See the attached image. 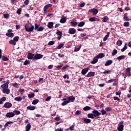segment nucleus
Here are the masks:
<instances>
[{"label": "nucleus", "mask_w": 131, "mask_h": 131, "mask_svg": "<svg viewBox=\"0 0 131 131\" xmlns=\"http://www.w3.org/2000/svg\"><path fill=\"white\" fill-rule=\"evenodd\" d=\"M11 123H13L12 121H9L6 123L4 126L5 127H7V126H9V124H11Z\"/></svg>", "instance_id": "a19ab883"}, {"label": "nucleus", "mask_w": 131, "mask_h": 131, "mask_svg": "<svg viewBox=\"0 0 131 131\" xmlns=\"http://www.w3.org/2000/svg\"><path fill=\"white\" fill-rule=\"evenodd\" d=\"M124 127L123 121H121L118 125L117 129L118 131H123Z\"/></svg>", "instance_id": "7ed1b4c3"}, {"label": "nucleus", "mask_w": 131, "mask_h": 131, "mask_svg": "<svg viewBox=\"0 0 131 131\" xmlns=\"http://www.w3.org/2000/svg\"><path fill=\"white\" fill-rule=\"evenodd\" d=\"M25 128H26L25 131H30V128H31V125L30 124V123L27 124V125L26 126Z\"/></svg>", "instance_id": "f3484780"}, {"label": "nucleus", "mask_w": 131, "mask_h": 131, "mask_svg": "<svg viewBox=\"0 0 131 131\" xmlns=\"http://www.w3.org/2000/svg\"><path fill=\"white\" fill-rule=\"evenodd\" d=\"M75 127L74 126V125H72V126H71L70 127H69V128H68V130H69L70 129V130H71V131H72V130H74V128H75Z\"/></svg>", "instance_id": "49530a36"}, {"label": "nucleus", "mask_w": 131, "mask_h": 131, "mask_svg": "<svg viewBox=\"0 0 131 131\" xmlns=\"http://www.w3.org/2000/svg\"><path fill=\"white\" fill-rule=\"evenodd\" d=\"M27 109L28 110L33 111L35 109V106H28L27 107Z\"/></svg>", "instance_id": "5701e85b"}, {"label": "nucleus", "mask_w": 131, "mask_h": 131, "mask_svg": "<svg viewBox=\"0 0 131 131\" xmlns=\"http://www.w3.org/2000/svg\"><path fill=\"white\" fill-rule=\"evenodd\" d=\"M81 48V45H80L78 48H75L74 49L75 52H78Z\"/></svg>", "instance_id": "de8ad7c7"}, {"label": "nucleus", "mask_w": 131, "mask_h": 131, "mask_svg": "<svg viewBox=\"0 0 131 131\" xmlns=\"http://www.w3.org/2000/svg\"><path fill=\"white\" fill-rule=\"evenodd\" d=\"M89 21H90V22H96V17H90Z\"/></svg>", "instance_id": "4c0bfd02"}, {"label": "nucleus", "mask_w": 131, "mask_h": 131, "mask_svg": "<svg viewBox=\"0 0 131 131\" xmlns=\"http://www.w3.org/2000/svg\"><path fill=\"white\" fill-rule=\"evenodd\" d=\"M83 121L85 123H91L92 120L90 119H83Z\"/></svg>", "instance_id": "a878e982"}, {"label": "nucleus", "mask_w": 131, "mask_h": 131, "mask_svg": "<svg viewBox=\"0 0 131 131\" xmlns=\"http://www.w3.org/2000/svg\"><path fill=\"white\" fill-rule=\"evenodd\" d=\"M38 102H39V100L38 99H35V100L33 101L32 104L33 105H36V104H37Z\"/></svg>", "instance_id": "e433bc0d"}, {"label": "nucleus", "mask_w": 131, "mask_h": 131, "mask_svg": "<svg viewBox=\"0 0 131 131\" xmlns=\"http://www.w3.org/2000/svg\"><path fill=\"white\" fill-rule=\"evenodd\" d=\"M9 83H10V81L8 80L5 83L1 85L3 93L6 95H9L10 93H11V91L9 89Z\"/></svg>", "instance_id": "f257e3e1"}, {"label": "nucleus", "mask_w": 131, "mask_h": 131, "mask_svg": "<svg viewBox=\"0 0 131 131\" xmlns=\"http://www.w3.org/2000/svg\"><path fill=\"white\" fill-rule=\"evenodd\" d=\"M125 59V55H120L116 58L117 60H124Z\"/></svg>", "instance_id": "6ab92c4d"}, {"label": "nucleus", "mask_w": 131, "mask_h": 131, "mask_svg": "<svg viewBox=\"0 0 131 131\" xmlns=\"http://www.w3.org/2000/svg\"><path fill=\"white\" fill-rule=\"evenodd\" d=\"M2 59L3 61H9V58L6 56H3Z\"/></svg>", "instance_id": "5fc2aeb1"}, {"label": "nucleus", "mask_w": 131, "mask_h": 131, "mask_svg": "<svg viewBox=\"0 0 131 131\" xmlns=\"http://www.w3.org/2000/svg\"><path fill=\"white\" fill-rule=\"evenodd\" d=\"M76 33V30L74 29V28H70L69 29V33L70 34H75Z\"/></svg>", "instance_id": "9d476101"}, {"label": "nucleus", "mask_w": 131, "mask_h": 131, "mask_svg": "<svg viewBox=\"0 0 131 131\" xmlns=\"http://www.w3.org/2000/svg\"><path fill=\"white\" fill-rule=\"evenodd\" d=\"M116 45H117V46H118V47H120V46H121V45H122V41L119 40L117 41Z\"/></svg>", "instance_id": "473e14b6"}, {"label": "nucleus", "mask_w": 131, "mask_h": 131, "mask_svg": "<svg viewBox=\"0 0 131 131\" xmlns=\"http://www.w3.org/2000/svg\"><path fill=\"white\" fill-rule=\"evenodd\" d=\"M25 29H26V31L28 32H31V31H33L34 30V26H31V27L28 28L27 26H25Z\"/></svg>", "instance_id": "20e7f679"}, {"label": "nucleus", "mask_w": 131, "mask_h": 131, "mask_svg": "<svg viewBox=\"0 0 131 131\" xmlns=\"http://www.w3.org/2000/svg\"><path fill=\"white\" fill-rule=\"evenodd\" d=\"M107 20H109V18L108 17V16H105L103 17V18H102V22L106 23V22H107Z\"/></svg>", "instance_id": "c85d7f7f"}, {"label": "nucleus", "mask_w": 131, "mask_h": 131, "mask_svg": "<svg viewBox=\"0 0 131 131\" xmlns=\"http://www.w3.org/2000/svg\"><path fill=\"white\" fill-rule=\"evenodd\" d=\"M89 69H90V68L88 67L82 70L81 74H82V75H85L89 71Z\"/></svg>", "instance_id": "ddd939ff"}, {"label": "nucleus", "mask_w": 131, "mask_h": 131, "mask_svg": "<svg viewBox=\"0 0 131 131\" xmlns=\"http://www.w3.org/2000/svg\"><path fill=\"white\" fill-rule=\"evenodd\" d=\"M43 56L41 54H36L34 56V60H39V59H41Z\"/></svg>", "instance_id": "9b49d317"}, {"label": "nucleus", "mask_w": 131, "mask_h": 131, "mask_svg": "<svg viewBox=\"0 0 131 131\" xmlns=\"http://www.w3.org/2000/svg\"><path fill=\"white\" fill-rule=\"evenodd\" d=\"M51 7H52V4H48L46 5L43 8L48 10V9H49V8H51Z\"/></svg>", "instance_id": "c03bdc74"}, {"label": "nucleus", "mask_w": 131, "mask_h": 131, "mask_svg": "<svg viewBox=\"0 0 131 131\" xmlns=\"http://www.w3.org/2000/svg\"><path fill=\"white\" fill-rule=\"evenodd\" d=\"M91 109H92V108L89 106H86L83 108L84 111H89V110H91Z\"/></svg>", "instance_id": "cd10ccee"}, {"label": "nucleus", "mask_w": 131, "mask_h": 131, "mask_svg": "<svg viewBox=\"0 0 131 131\" xmlns=\"http://www.w3.org/2000/svg\"><path fill=\"white\" fill-rule=\"evenodd\" d=\"M55 44V41H50L48 42V46H53Z\"/></svg>", "instance_id": "09e8293b"}, {"label": "nucleus", "mask_w": 131, "mask_h": 131, "mask_svg": "<svg viewBox=\"0 0 131 131\" xmlns=\"http://www.w3.org/2000/svg\"><path fill=\"white\" fill-rule=\"evenodd\" d=\"M117 53H118L117 50L116 49H114L113 50V52L112 53V56H115V55H116V54H117Z\"/></svg>", "instance_id": "2f4dec72"}, {"label": "nucleus", "mask_w": 131, "mask_h": 131, "mask_svg": "<svg viewBox=\"0 0 131 131\" xmlns=\"http://www.w3.org/2000/svg\"><path fill=\"white\" fill-rule=\"evenodd\" d=\"M9 43L13 45V46H16V42L13 39L9 41Z\"/></svg>", "instance_id": "72a5a7b5"}, {"label": "nucleus", "mask_w": 131, "mask_h": 131, "mask_svg": "<svg viewBox=\"0 0 131 131\" xmlns=\"http://www.w3.org/2000/svg\"><path fill=\"white\" fill-rule=\"evenodd\" d=\"M3 107L4 108H6V109H9V108H11V107H12V104L10 102H6L5 103Z\"/></svg>", "instance_id": "f8f14e48"}, {"label": "nucleus", "mask_w": 131, "mask_h": 131, "mask_svg": "<svg viewBox=\"0 0 131 131\" xmlns=\"http://www.w3.org/2000/svg\"><path fill=\"white\" fill-rule=\"evenodd\" d=\"M88 118H92V119H94V118H95V116L93 114H89L88 115Z\"/></svg>", "instance_id": "c756f323"}, {"label": "nucleus", "mask_w": 131, "mask_h": 131, "mask_svg": "<svg viewBox=\"0 0 131 131\" xmlns=\"http://www.w3.org/2000/svg\"><path fill=\"white\" fill-rule=\"evenodd\" d=\"M22 100V97L21 96H18L14 98L15 101H17V102H20Z\"/></svg>", "instance_id": "4be33fe9"}, {"label": "nucleus", "mask_w": 131, "mask_h": 131, "mask_svg": "<svg viewBox=\"0 0 131 131\" xmlns=\"http://www.w3.org/2000/svg\"><path fill=\"white\" fill-rule=\"evenodd\" d=\"M75 100V98L74 97L69 96L67 98V100L62 102L61 105L62 106H66V105H67V104H69L70 102H74Z\"/></svg>", "instance_id": "f03ea898"}, {"label": "nucleus", "mask_w": 131, "mask_h": 131, "mask_svg": "<svg viewBox=\"0 0 131 131\" xmlns=\"http://www.w3.org/2000/svg\"><path fill=\"white\" fill-rule=\"evenodd\" d=\"M89 12L92 13L93 15H97L98 13H99V10L96 8H93L92 9L89 10Z\"/></svg>", "instance_id": "6e6552de"}, {"label": "nucleus", "mask_w": 131, "mask_h": 131, "mask_svg": "<svg viewBox=\"0 0 131 131\" xmlns=\"http://www.w3.org/2000/svg\"><path fill=\"white\" fill-rule=\"evenodd\" d=\"M13 113H15L16 115H19L21 113L19 111L15 110L13 111Z\"/></svg>", "instance_id": "864d4df0"}, {"label": "nucleus", "mask_w": 131, "mask_h": 131, "mask_svg": "<svg viewBox=\"0 0 131 131\" xmlns=\"http://www.w3.org/2000/svg\"><path fill=\"white\" fill-rule=\"evenodd\" d=\"M85 24V23L84 21H81L78 24V27H82L83 26H84V25Z\"/></svg>", "instance_id": "b1692460"}, {"label": "nucleus", "mask_w": 131, "mask_h": 131, "mask_svg": "<svg viewBox=\"0 0 131 131\" xmlns=\"http://www.w3.org/2000/svg\"><path fill=\"white\" fill-rule=\"evenodd\" d=\"M113 63V61L112 60H108L106 61V63H105V66H109V65H111Z\"/></svg>", "instance_id": "a211bd4d"}, {"label": "nucleus", "mask_w": 131, "mask_h": 131, "mask_svg": "<svg viewBox=\"0 0 131 131\" xmlns=\"http://www.w3.org/2000/svg\"><path fill=\"white\" fill-rule=\"evenodd\" d=\"M71 24H72V26L74 27H75L78 24L77 21H71Z\"/></svg>", "instance_id": "7c9ffc66"}, {"label": "nucleus", "mask_w": 131, "mask_h": 131, "mask_svg": "<svg viewBox=\"0 0 131 131\" xmlns=\"http://www.w3.org/2000/svg\"><path fill=\"white\" fill-rule=\"evenodd\" d=\"M112 110V108H111V107H106L105 108V111H106V112H110V111H111Z\"/></svg>", "instance_id": "3c124183"}, {"label": "nucleus", "mask_w": 131, "mask_h": 131, "mask_svg": "<svg viewBox=\"0 0 131 131\" xmlns=\"http://www.w3.org/2000/svg\"><path fill=\"white\" fill-rule=\"evenodd\" d=\"M98 61V58H97V56H95L93 59L92 61H91V63L92 64H96V63H97Z\"/></svg>", "instance_id": "aec40b11"}, {"label": "nucleus", "mask_w": 131, "mask_h": 131, "mask_svg": "<svg viewBox=\"0 0 131 131\" xmlns=\"http://www.w3.org/2000/svg\"><path fill=\"white\" fill-rule=\"evenodd\" d=\"M63 47H64V44L63 43H61L59 45L57 46V50H60V49H62V48H63Z\"/></svg>", "instance_id": "ea45409f"}, {"label": "nucleus", "mask_w": 131, "mask_h": 131, "mask_svg": "<svg viewBox=\"0 0 131 131\" xmlns=\"http://www.w3.org/2000/svg\"><path fill=\"white\" fill-rule=\"evenodd\" d=\"M12 30L9 29L7 31V33L6 34V36H8V37H13L14 36V33L12 32Z\"/></svg>", "instance_id": "39448f33"}, {"label": "nucleus", "mask_w": 131, "mask_h": 131, "mask_svg": "<svg viewBox=\"0 0 131 131\" xmlns=\"http://www.w3.org/2000/svg\"><path fill=\"white\" fill-rule=\"evenodd\" d=\"M96 57L98 59H102V58H103V57H105V55H104V54H103L102 53H101L98 54L96 56Z\"/></svg>", "instance_id": "dca6fc26"}, {"label": "nucleus", "mask_w": 131, "mask_h": 131, "mask_svg": "<svg viewBox=\"0 0 131 131\" xmlns=\"http://www.w3.org/2000/svg\"><path fill=\"white\" fill-rule=\"evenodd\" d=\"M109 35H110V33L107 32V34L104 36V37L103 39V41H106V40L108 39V37H109Z\"/></svg>", "instance_id": "412c9836"}, {"label": "nucleus", "mask_w": 131, "mask_h": 131, "mask_svg": "<svg viewBox=\"0 0 131 131\" xmlns=\"http://www.w3.org/2000/svg\"><path fill=\"white\" fill-rule=\"evenodd\" d=\"M19 36H15L13 38V40L16 42V41H18L19 40Z\"/></svg>", "instance_id": "a18cd8bd"}, {"label": "nucleus", "mask_w": 131, "mask_h": 131, "mask_svg": "<svg viewBox=\"0 0 131 131\" xmlns=\"http://www.w3.org/2000/svg\"><path fill=\"white\" fill-rule=\"evenodd\" d=\"M127 49V46L126 44H125L124 47L121 50V52H124L125 50Z\"/></svg>", "instance_id": "79ce46f5"}, {"label": "nucleus", "mask_w": 131, "mask_h": 131, "mask_svg": "<svg viewBox=\"0 0 131 131\" xmlns=\"http://www.w3.org/2000/svg\"><path fill=\"white\" fill-rule=\"evenodd\" d=\"M116 80V79H112L111 80H108L107 82H108V83H111L112 82H113V81H115Z\"/></svg>", "instance_id": "13d9d810"}, {"label": "nucleus", "mask_w": 131, "mask_h": 131, "mask_svg": "<svg viewBox=\"0 0 131 131\" xmlns=\"http://www.w3.org/2000/svg\"><path fill=\"white\" fill-rule=\"evenodd\" d=\"M111 72H112V70H105L104 72H103V74H109V73H111Z\"/></svg>", "instance_id": "58836bf2"}, {"label": "nucleus", "mask_w": 131, "mask_h": 131, "mask_svg": "<svg viewBox=\"0 0 131 131\" xmlns=\"http://www.w3.org/2000/svg\"><path fill=\"white\" fill-rule=\"evenodd\" d=\"M66 17H62L60 20V23H65L66 22Z\"/></svg>", "instance_id": "393cba45"}, {"label": "nucleus", "mask_w": 131, "mask_h": 131, "mask_svg": "<svg viewBox=\"0 0 131 131\" xmlns=\"http://www.w3.org/2000/svg\"><path fill=\"white\" fill-rule=\"evenodd\" d=\"M6 117H7V118H11L12 117H14L15 116V113L13 112H10V113H7L6 115Z\"/></svg>", "instance_id": "0eeeda50"}, {"label": "nucleus", "mask_w": 131, "mask_h": 131, "mask_svg": "<svg viewBox=\"0 0 131 131\" xmlns=\"http://www.w3.org/2000/svg\"><path fill=\"white\" fill-rule=\"evenodd\" d=\"M39 27H38V25H37V24H35V27H34V29L35 30H37L38 29Z\"/></svg>", "instance_id": "69168bd1"}, {"label": "nucleus", "mask_w": 131, "mask_h": 131, "mask_svg": "<svg viewBox=\"0 0 131 131\" xmlns=\"http://www.w3.org/2000/svg\"><path fill=\"white\" fill-rule=\"evenodd\" d=\"M56 34H57V35L62 36V33L60 31H57Z\"/></svg>", "instance_id": "774afa93"}, {"label": "nucleus", "mask_w": 131, "mask_h": 131, "mask_svg": "<svg viewBox=\"0 0 131 131\" xmlns=\"http://www.w3.org/2000/svg\"><path fill=\"white\" fill-rule=\"evenodd\" d=\"M43 29H45V28H43V27H40L38 28L37 30V31H43Z\"/></svg>", "instance_id": "8fccbe9b"}, {"label": "nucleus", "mask_w": 131, "mask_h": 131, "mask_svg": "<svg viewBox=\"0 0 131 131\" xmlns=\"http://www.w3.org/2000/svg\"><path fill=\"white\" fill-rule=\"evenodd\" d=\"M92 113L94 116V117H98V116H100L101 115V113L99 112L98 110H94L92 111Z\"/></svg>", "instance_id": "423d86ee"}, {"label": "nucleus", "mask_w": 131, "mask_h": 131, "mask_svg": "<svg viewBox=\"0 0 131 131\" xmlns=\"http://www.w3.org/2000/svg\"><path fill=\"white\" fill-rule=\"evenodd\" d=\"M34 54L29 53L28 54L27 58L29 60H34Z\"/></svg>", "instance_id": "1a4fd4ad"}, {"label": "nucleus", "mask_w": 131, "mask_h": 131, "mask_svg": "<svg viewBox=\"0 0 131 131\" xmlns=\"http://www.w3.org/2000/svg\"><path fill=\"white\" fill-rule=\"evenodd\" d=\"M123 19L125 21H129L130 19L129 17L128 16H126L124 15L123 16Z\"/></svg>", "instance_id": "37998d69"}, {"label": "nucleus", "mask_w": 131, "mask_h": 131, "mask_svg": "<svg viewBox=\"0 0 131 131\" xmlns=\"http://www.w3.org/2000/svg\"><path fill=\"white\" fill-rule=\"evenodd\" d=\"M47 27H48V28H49L50 29H52V28L54 27V23L52 21L49 22L48 24Z\"/></svg>", "instance_id": "4468645a"}, {"label": "nucleus", "mask_w": 131, "mask_h": 131, "mask_svg": "<svg viewBox=\"0 0 131 131\" xmlns=\"http://www.w3.org/2000/svg\"><path fill=\"white\" fill-rule=\"evenodd\" d=\"M81 113V111H77L75 113L76 115H80V114Z\"/></svg>", "instance_id": "e2e57ef3"}, {"label": "nucleus", "mask_w": 131, "mask_h": 131, "mask_svg": "<svg viewBox=\"0 0 131 131\" xmlns=\"http://www.w3.org/2000/svg\"><path fill=\"white\" fill-rule=\"evenodd\" d=\"M29 64H30V61L29 60H26L24 62V65H28Z\"/></svg>", "instance_id": "4d7b16f0"}, {"label": "nucleus", "mask_w": 131, "mask_h": 131, "mask_svg": "<svg viewBox=\"0 0 131 131\" xmlns=\"http://www.w3.org/2000/svg\"><path fill=\"white\" fill-rule=\"evenodd\" d=\"M24 4L26 5V6H28V5H29V0H26Z\"/></svg>", "instance_id": "680f3d73"}, {"label": "nucleus", "mask_w": 131, "mask_h": 131, "mask_svg": "<svg viewBox=\"0 0 131 131\" xmlns=\"http://www.w3.org/2000/svg\"><path fill=\"white\" fill-rule=\"evenodd\" d=\"M123 26H124L125 27H128V26H129V22H128V21H126V22L124 23Z\"/></svg>", "instance_id": "c9c22d12"}, {"label": "nucleus", "mask_w": 131, "mask_h": 131, "mask_svg": "<svg viewBox=\"0 0 131 131\" xmlns=\"http://www.w3.org/2000/svg\"><path fill=\"white\" fill-rule=\"evenodd\" d=\"M95 72H90L86 75L87 77H91V76H95Z\"/></svg>", "instance_id": "2eb2a0df"}, {"label": "nucleus", "mask_w": 131, "mask_h": 131, "mask_svg": "<svg viewBox=\"0 0 131 131\" xmlns=\"http://www.w3.org/2000/svg\"><path fill=\"white\" fill-rule=\"evenodd\" d=\"M58 56L59 58H63V57H65V55H64V54H58Z\"/></svg>", "instance_id": "0e129e2a"}, {"label": "nucleus", "mask_w": 131, "mask_h": 131, "mask_svg": "<svg viewBox=\"0 0 131 131\" xmlns=\"http://www.w3.org/2000/svg\"><path fill=\"white\" fill-rule=\"evenodd\" d=\"M62 67H63V65L58 66L56 67V70H60V69H61V68H62Z\"/></svg>", "instance_id": "bf43d9fd"}, {"label": "nucleus", "mask_w": 131, "mask_h": 131, "mask_svg": "<svg viewBox=\"0 0 131 131\" xmlns=\"http://www.w3.org/2000/svg\"><path fill=\"white\" fill-rule=\"evenodd\" d=\"M13 86H14V88H19V85H20V84H18V83H13Z\"/></svg>", "instance_id": "052dcab7"}, {"label": "nucleus", "mask_w": 131, "mask_h": 131, "mask_svg": "<svg viewBox=\"0 0 131 131\" xmlns=\"http://www.w3.org/2000/svg\"><path fill=\"white\" fill-rule=\"evenodd\" d=\"M6 100H7V98L6 97H3L1 99V101H2V103H3V102H5V101H6Z\"/></svg>", "instance_id": "338daca9"}, {"label": "nucleus", "mask_w": 131, "mask_h": 131, "mask_svg": "<svg viewBox=\"0 0 131 131\" xmlns=\"http://www.w3.org/2000/svg\"><path fill=\"white\" fill-rule=\"evenodd\" d=\"M101 113L102 115H105V114H106V113H107V112L106 111V110H104V108H102L101 111Z\"/></svg>", "instance_id": "f704fd0d"}, {"label": "nucleus", "mask_w": 131, "mask_h": 131, "mask_svg": "<svg viewBox=\"0 0 131 131\" xmlns=\"http://www.w3.org/2000/svg\"><path fill=\"white\" fill-rule=\"evenodd\" d=\"M126 74L127 75H130V68H127L126 69Z\"/></svg>", "instance_id": "bb28decb"}, {"label": "nucleus", "mask_w": 131, "mask_h": 131, "mask_svg": "<svg viewBox=\"0 0 131 131\" xmlns=\"http://www.w3.org/2000/svg\"><path fill=\"white\" fill-rule=\"evenodd\" d=\"M28 97H29V99H30L31 98H33L34 97V93L28 94Z\"/></svg>", "instance_id": "603ef678"}, {"label": "nucleus", "mask_w": 131, "mask_h": 131, "mask_svg": "<svg viewBox=\"0 0 131 131\" xmlns=\"http://www.w3.org/2000/svg\"><path fill=\"white\" fill-rule=\"evenodd\" d=\"M3 16L5 19H7V18H9V17H10V14H3Z\"/></svg>", "instance_id": "6e6d98bb"}]
</instances>
